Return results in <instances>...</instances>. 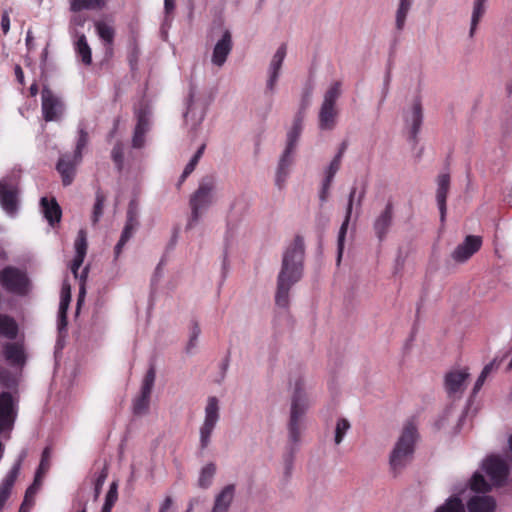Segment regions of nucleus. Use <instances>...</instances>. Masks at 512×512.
I'll use <instances>...</instances> for the list:
<instances>
[{
    "mask_svg": "<svg viewBox=\"0 0 512 512\" xmlns=\"http://www.w3.org/2000/svg\"><path fill=\"white\" fill-rule=\"evenodd\" d=\"M502 360H497V359H494L492 362H490L489 364H487L481 374L479 375L478 379L476 380L475 382V385H474V388H473V392L474 393H477L481 387L483 386L487 376L495 369H497L499 366H500V363H501Z\"/></svg>",
    "mask_w": 512,
    "mask_h": 512,
    "instance_id": "37",
    "label": "nucleus"
},
{
    "mask_svg": "<svg viewBox=\"0 0 512 512\" xmlns=\"http://www.w3.org/2000/svg\"><path fill=\"white\" fill-rule=\"evenodd\" d=\"M18 326L15 320L4 314H0V334L8 339L16 338Z\"/></svg>",
    "mask_w": 512,
    "mask_h": 512,
    "instance_id": "32",
    "label": "nucleus"
},
{
    "mask_svg": "<svg viewBox=\"0 0 512 512\" xmlns=\"http://www.w3.org/2000/svg\"><path fill=\"white\" fill-rule=\"evenodd\" d=\"M15 77L16 80L21 84L24 85V72L20 65H15L14 67Z\"/></svg>",
    "mask_w": 512,
    "mask_h": 512,
    "instance_id": "61",
    "label": "nucleus"
},
{
    "mask_svg": "<svg viewBox=\"0 0 512 512\" xmlns=\"http://www.w3.org/2000/svg\"><path fill=\"white\" fill-rule=\"evenodd\" d=\"M48 453V448H45L43 453H42V459H41V463L39 465V468L36 472V475H35V482H38L41 474L48 469V463L47 461H45V454Z\"/></svg>",
    "mask_w": 512,
    "mask_h": 512,
    "instance_id": "54",
    "label": "nucleus"
},
{
    "mask_svg": "<svg viewBox=\"0 0 512 512\" xmlns=\"http://www.w3.org/2000/svg\"><path fill=\"white\" fill-rule=\"evenodd\" d=\"M302 112L295 116L293 125L287 134V144L283 154L280 157L276 171V185L281 189L289 175L290 167L294 161V154L299 136L302 131Z\"/></svg>",
    "mask_w": 512,
    "mask_h": 512,
    "instance_id": "4",
    "label": "nucleus"
},
{
    "mask_svg": "<svg viewBox=\"0 0 512 512\" xmlns=\"http://www.w3.org/2000/svg\"><path fill=\"white\" fill-rule=\"evenodd\" d=\"M98 36L107 44L112 45L115 37V30L112 26L105 22L98 21L95 23Z\"/></svg>",
    "mask_w": 512,
    "mask_h": 512,
    "instance_id": "35",
    "label": "nucleus"
},
{
    "mask_svg": "<svg viewBox=\"0 0 512 512\" xmlns=\"http://www.w3.org/2000/svg\"><path fill=\"white\" fill-rule=\"evenodd\" d=\"M394 221V205L392 201H388L384 209L377 215L373 223V230L379 242H382Z\"/></svg>",
    "mask_w": 512,
    "mask_h": 512,
    "instance_id": "14",
    "label": "nucleus"
},
{
    "mask_svg": "<svg viewBox=\"0 0 512 512\" xmlns=\"http://www.w3.org/2000/svg\"><path fill=\"white\" fill-rule=\"evenodd\" d=\"M483 468L495 485H502L509 472L507 463L498 456L488 457L483 463Z\"/></svg>",
    "mask_w": 512,
    "mask_h": 512,
    "instance_id": "15",
    "label": "nucleus"
},
{
    "mask_svg": "<svg viewBox=\"0 0 512 512\" xmlns=\"http://www.w3.org/2000/svg\"><path fill=\"white\" fill-rule=\"evenodd\" d=\"M486 2H487V0H475L473 3V12H472L471 25H470V31H469L470 38H472L474 36L476 29H477V25L485 13Z\"/></svg>",
    "mask_w": 512,
    "mask_h": 512,
    "instance_id": "33",
    "label": "nucleus"
},
{
    "mask_svg": "<svg viewBox=\"0 0 512 512\" xmlns=\"http://www.w3.org/2000/svg\"><path fill=\"white\" fill-rule=\"evenodd\" d=\"M111 156L115 164L117 165L118 170L122 169L123 160H124V151L123 146L120 142L116 143L112 149Z\"/></svg>",
    "mask_w": 512,
    "mask_h": 512,
    "instance_id": "46",
    "label": "nucleus"
},
{
    "mask_svg": "<svg viewBox=\"0 0 512 512\" xmlns=\"http://www.w3.org/2000/svg\"><path fill=\"white\" fill-rule=\"evenodd\" d=\"M332 362L333 369L340 368L343 363V353L337 352L334 357L330 355V360Z\"/></svg>",
    "mask_w": 512,
    "mask_h": 512,
    "instance_id": "56",
    "label": "nucleus"
},
{
    "mask_svg": "<svg viewBox=\"0 0 512 512\" xmlns=\"http://www.w3.org/2000/svg\"><path fill=\"white\" fill-rule=\"evenodd\" d=\"M355 194H356V188H353L351 190V192H350V195H349V200H348L345 220L343 221V223H342V225L340 227V230H339V234H338V262L340 261V259L342 257V253H343L344 240H345V236H346V233H347V228H348L349 220H350V217H351L352 205H353V200H354Z\"/></svg>",
    "mask_w": 512,
    "mask_h": 512,
    "instance_id": "28",
    "label": "nucleus"
},
{
    "mask_svg": "<svg viewBox=\"0 0 512 512\" xmlns=\"http://www.w3.org/2000/svg\"><path fill=\"white\" fill-rule=\"evenodd\" d=\"M4 357L13 364H20L24 361L22 349L14 343H8L5 345Z\"/></svg>",
    "mask_w": 512,
    "mask_h": 512,
    "instance_id": "34",
    "label": "nucleus"
},
{
    "mask_svg": "<svg viewBox=\"0 0 512 512\" xmlns=\"http://www.w3.org/2000/svg\"><path fill=\"white\" fill-rule=\"evenodd\" d=\"M213 190L212 181L202 182L199 188L195 191L190 199L191 218L188 223V228H191L196 223L201 215V211L207 208L211 203V193Z\"/></svg>",
    "mask_w": 512,
    "mask_h": 512,
    "instance_id": "8",
    "label": "nucleus"
},
{
    "mask_svg": "<svg viewBox=\"0 0 512 512\" xmlns=\"http://www.w3.org/2000/svg\"><path fill=\"white\" fill-rule=\"evenodd\" d=\"M0 284L8 292L22 294L26 290L27 279L19 269L7 266L0 271Z\"/></svg>",
    "mask_w": 512,
    "mask_h": 512,
    "instance_id": "10",
    "label": "nucleus"
},
{
    "mask_svg": "<svg viewBox=\"0 0 512 512\" xmlns=\"http://www.w3.org/2000/svg\"><path fill=\"white\" fill-rule=\"evenodd\" d=\"M345 148H346L345 143H342L338 153L336 154V156L334 157V159L332 160V162L330 163V165L328 167L327 175H326V182H325L324 186L322 187V200L325 198V194L328 190V187H329L334 175L340 168L341 158H342Z\"/></svg>",
    "mask_w": 512,
    "mask_h": 512,
    "instance_id": "31",
    "label": "nucleus"
},
{
    "mask_svg": "<svg viewBox=\"0 0 512 512\" xmlns=\"http://www.w3.org/2000/svg\"><path fill=\"white\" fill-rule=\"evenodd\" d=\"M71 301V287L68 283L64 282L61 288V298L59 308L61 310H68Z\"/></svg>",
    "mask_w": 512,
    "mask_h": 512,
    "instance_id": "44",
    "label": "nucleus"
},
{
    "mask_svg": "<svg viewBox=\"0 0 512 512\" xmlns=\"http://www.w3.org/2000/svg\"><path fill=\"white\" fill-rule=\"evenodd\" d=\"M38 482H35L28 487V489L26 490V493H25V498H24V501L20 507V511L19 512H24L25 510V506L28 504V502L30 501V498L33 497V495L35 494L36 492V485H37Z\"/></svg>",
    "mask_w": 512,
    "mask_h": 512,
    "instance_id": "53",
    "label": "nucleus"
},
{
    "mask_svg": "<svg viewBox=\"0 0 512 512\" xmlns=\"http://www.w3.org/2000/svg\"><path fill=\"white\" fill-rule=\"evenodd\" d=\"M17 416V406L10 392L0 393V433L12 429Z\"/></svg>",
    "mask_w": 512,
    "mask_h": 512,
    "instance_id": "12",
    "label": "nucleus"
},
{
    "mask_svg": "<svg viewBox=\"0 0 512 512\" xmlns=\"http://www.w3.org/2000/svg\"><path fill=\"white\" fill-rule=\"evenodd\" d=\"M80 162L81 161H76L71 154H64L59 158L56 169L61 175L64 186H68L73 182L76 173V166Z\"/></svg>",
    "mask_w": 512,
    "mask_h": 512,
    "instance_id": "18",
    "label": "nucleus"
},
{
    "mask_svg": "<svg viewBox=\"0 0 512 512\" xmlns=\"http://www.w3.org/2000/svg\"><path fill=\"white\" fill-rule=\"evenodd\" d=\"M89 141V135L85 128H79L78 130V139L76 142V147L73 153V158L76 161H82V152L87 146Z\"/></svg>",
    "mask_w": 512,
    "mask_h": 512,
    "instance_id": "36",
    "label": "nucleus"
},
{
    "mask_svg": "<svg viewBox=\"0 0 512 512\" xmlns=\"http://www.w3.org/2000/svg\"><path fill=\"white\" fill-rule=\"evenodd\" d=\"M310 402L301 380L295 383L291 398L290 415L287 423L289 441L297 445L301 440V433L306 428V413Z\"/></svg>",
    "mask_w": 512,
    "mask_h": 512,
    "instance_id": "2",
    "label": "nucleus"
},
{
    "mask_svg": "<svg viewBox=\"0 0 512 512\" xmlns=\"http://www.w3.org/2000/svg\"><path fill=\"white\" fill-rule=\"evenodd\" d=\"M150 122L148 113L141 109L137 113V124L135 126V129L142 131L144 133H147L149 130Z\"/></svg>",
    "mask_w": 512,
    "mask_h": 512,
    "instance_id": "45",
    "label": "nucleus"
},
{
    "mask_svg": "<svg viewBox=\"0 0 512 512\" xmlns=\"http://www.w3.org/2000/svg\"><path fill=\"white\" fill-rule=\"evenodd\" d=\"M41 102L42 116L46 122L57 121L61 118L65 104L61 97L46 86L41 91Z\"/></svg>",
    "mask_w": 512,
    "mask_h": 512,
    "instance_id": "6",
    "label": "nucleus"
},
{
    "mask_svg": "<svg viewBox=\"0 0 512 512\" xmlns=\"http://www.w3.org/2000/svg\"><path fill=\"white\" fill-rule=\"evenodd\" d=\"M341 95V82H333L324 94L322 101V130H333L337 124L339 109L336 101Z\"/></svg>",
    "mask_w": 512,
    "mask_h": 512,
    "instance_id": "5",
    "label": "nucleus"
},
{
    "mask_svg": "<svg viewBox=\"0 0 512 512\" xmlns=\"http://www.w3.org/2000/svg\"><path fill=\"white\" fill-rule=\"evenodd\" d=\"M201 330L196 321L192 323L191 327V333H190V339L187 345V351L190 352L191 349H193L196 346L197 338L200 334Z\"/></svg>",
    "mask_w": 512,
    "mask_h": 512,
    "instance_id": "49",
    "label": "nucleus"
},
{
    "mask_svg": "<svg viewBox=\"0 0 512 512\" xmlns=\"http://www.w3.org/2000/svg\"><path fill=\"white\" fill-rule=\"evenodd\" d=\"M95 198L96 199H95V204H94L93 213H92V222L94 225L98 223L100 217L103 214L104 203L106 200L105 195L103 194V192L101 190H97Z\"/></svg>",
    "mask_w": 512,
    "mask_h": 512,
    "instance_id": "41",
    "label": "nucleus"
},
{
    "mask_svg": "<svg viewBox=\"0 0 512 512\" xmlns=\"http://www.w3.org/2000/svg\"><path fill=\"white\" fill-rule=\"evenodd\" d=\"M145 134L142 131L134 129V135L132 138V146L134 148H142L145 144Z\"/></svg>",
    "mask_w": 512,
    "mask_h": 512,
    "instance_id": "51",
    "label": "nucleus"
},
{
    "mask_svg": "<svg viewBox=\"0 0 512 512\" xmlns=\"http://www.w3.org/2000/svg\"><path fill=\"white\" fill-rule=\"evenodd\" d=\"M349 428H350V423L347 419L341 418L337 421L336 427H335V436H334V443L336 445H339L342 442V440Z\"/></svg>",
    "mask_w": 512,
    "mask_h": 512,
    "instance_id": "43",
    "label": "nucleus"
},
{
    "mask_svg": "<svg viewBox=\"0 0 512 512\" xmlns=\"http://www.w3.org/2000/svg\"><path fill=\"white\" fill-rule=\"evenodd\" d=\"M232 50V38L231 33L226 30L221 39L216 43L213 54H212V63L218 67L223 66L226 62L228 55Z\"/></svg>",
    "mask_w": 512,
    "mask_h": 512,
    "instance_id": "19",
    "label": "nucleus"
},
{
    "mask_svg": "<svg viewBox=\"0 0 512 512\" xmlns=\"http://www.w3.org/2000/svg\"><path fill=\"white\" fill-rule=\"evenodd\" d=\"M155 378L156 370L154 365H151L142 380L140 394L133 401V412L135 415H142L148 411Z\"/></svg>",
    "mask_w": 512,
    "mask_h": 512,
    "instance_id": "9",
    "label": "nucleus"
},
{
    "mask_svg": "<svg viewBox=\"0 0 512 512\" xmlns=\"http://www.w3.org/2000/svg\"><path fill=\"white\" fill-rule=\"evenodd\" d=\"M20 471V461L16 463L0 484V511L4 508L11 495L12 488Z\"/></svg>",
    "mask_w": 512,
    "mask_h": 512,
    "instance_id": "23",
    "label": "nucleus"
},
{
    "mask_svg": "<svg viewBox=\"0 0 512 512\" xmlns=\"http://www.w3.org/2000/svg\"><path fill=\"white\" fill-rule=\"evenodd\" d=\"M467 508L469 512H494L496 501L492 496L476 495L470 498Z\"/></svg>",
    "mask_w": 512,
    "mask_h": 512,
    "instance_id": "26",
    "label": "nucleus"
},
{
    "mask_svg": "<svg viewBox=\"0 0 512 512\" xmlns=\"http://www.w3.org/2000/svg\"><path fill=\"white\" fill-rule=\"evenodd\" d=\"M0 25L3 34L6 35L10 30V17L7 11L3 12Z\"/></svg>",
    "mask_w": 512,
    "mask_h": 512,
    "instance_id": "55",
    "label": "nucleus"
},
{
    "mask_svg": "<svg viewBox=\"0 0 512 512\" xmlns=\"http://www.w3.org/2000/svg\"><path fill=\"white\" fill-rule=\"evenodd\" d=\"M18 179L16 176H9L0 180V203L8 213L17 210Z\"/></svg>",
    "mask_w": 512,
    "mask_h": 512,
    "instance_id": "11",
    "label": "nucleus"
},
{
    "mask_svg": "<svg viewBox=\"0 0 512 512\" xmlns=\"http://www.w3.org/2000/svg\"><path fill=\"white\" fill-rule=\"evenodd\" d=\"M196 167L193 166V164L188 163L186 167L184 168V171L180 177L179 184L183 183L185 179L194 171Z\"/></svg>",
    "mask_w": 512,
    "mask_h": 512,
    "instance_id": "59",
    "label": "nucleus"
},
{
    "mask_svg": "<svg viewBox=\"0 0 512 512\" xmlns=\"http://www.w3.org/2000/svg\"><path fill=\"white\" fill-rule=\"evenodd\" d=\"M40 205L44 217L47 219L51 226L60 221L62 210L55 198L48 199L47 197H42L40 200Z\"/></svg>",
    "mask_w": 512,
    "mask_h": 512,
    "instance_id": "27",
    "label": "nucleus"
},
{
    "mask_svg": "<svg viewBox=\"0 0 512 512\" xmlns=\"http://www.w3.org/2000/svg\"><path fill=\"white\" fill-rule=\"evenodd\" d=\"M30 96L34 97L38 93V85L37 83H33L29 88Z\"/></svg>",
    "mask_w": 512,
    "mask_h": 512,
    "instance_id": "64",
    "label": "nucleus"
},
{
    "mask_svg": "<svg viewBox=\"0 0 512 512\" xmlns=\"http://www.w3.org/2000/svg\"><path fill=\"white\" fill-rule=\"evenodd\" d=\"M235 485H226L215 497L214 505L211 512H228L230 505L234 499Z\"/></svg>",
    "mask_w": 512,
    "mask_h": 512,
    "instance_id": "25",
    "label": "nucleus"
},
{
    "mask_svg": "<svg viewBox=\"0 0 512 512\" xmlns=\"http://www.w3.org/2000/svg\"><path fill=\"white\" fill-rule=\"evenodd\" d=\"M219 420L218 399L214 396L209 397L205 407V419L200 428V447L207 448L210 443V437Z\"/></svg>",
    "mask_w": 512,
    "mask_h": 512,
    "instance_id": "7",
    "label": "nucleus"
},
{
    "mask_svg": "<svg viewBox=\"0 0 512 512\" xmlns=\"http://www.w3.org/2000/svg\"><path fill=\"white\" fill-rule=\"evenodd\" d=\"M205 144H202L198 150L196 151V153L194 154V156L191 158V160L189 161L190 164H193V166H197L200 158L202 157L203 153H204V150H205Z\"/></svg>",
    "mask_w": 512,
    "mask_h": 512,
    "instance_id": "58",
    "label": "nucleus"
},
{
    "mask_svg": "<svg viewBox=\"0 0 512 512\" xmlns=\"http://www.w3.org/2000/svg\"><path fill=\"white\" fill-rule=\"evenodd\" d=\"M75 51L85 65L92 63V52L83 33H76Z\"/></svg>",
    "mask_w": 512,
    "mask_h": 512,
    "instance_id": "30",
    "label": "nucleus"
},
{
    "mask_svg": "<svg viewBox=\"0 0 512 512\" xmlns=\"http://www.w3.org/2000/svg\"><path fill=\"white\" fill-rule=\"evenodd\" d=\"M471 489L475 492L485 493L491 490L490 484L485 480L484 476L476 472L470 482Z\"/></svg>",
    "mask_w": 512,
    "mask_h": 512,
    "instance_id": "40",
    "label": "nucleus"
},
{
    "mask_svg": "<svg viewBox=\"0 0 512 512\" xmlns=\"http://www.w3.org/2000/svg\"><path fill=\"white\" fill-rule=\"evenodd\" d=\"M164 8L167 14L171 13L175 8L174 0H164Z\"/></svg>",
    "mask_w": 512,
    "mask_h": 512,
    "instance_id": "63",
    "label": "nucleus"
},
{
    "mask_svg": "<svg viewBox=\"0 0 512 512\" xmlns=\"http://www.w3.org/2000/svg\"><path fill=\"white\" fill-rule=\"evenodd\" d=\"M108 477V469L107 467H104L100 474L97 476L95 483H94V492H95V499H97L100 495L101 489Z\"/></svg>",
    "mask_w": 512,
    "mask_h": 512,
    "instance_id": "47",
    "label": "nucleus"
},
{
    "mask_svg": "<svg viewBox=\"0 0 512 512\" xmlns=\"http://www.w3.org/2000/svg\"><path fill=\"white\" fill-rule=\"evenodd\" d=\"M405 121L409 126V138L416 145L418 143V133L423 122V108L419 97L414 99L411 110L405 117Z\"/></svg>",
    "mask_w": 512,
    "mask_h": 512,
    "instance_id": "16",
    "label": "nucleus"
},
{
    "mask_svg": "<svg viewBox=\"0 0 512 512\" xmlns=\"http://www.w3.org/2000/svg\"><path fill=\"white\" fill-rule=\"evenodd\" d=\"M216 472V466L213 463H209L204 466L201 470L198 484L201 488H208Z\"/></svg>",
    "mask_w": 512,
    "mask_h": 512,
    "instance_id": "38",
    "label": "nucleus"
},
{
    "mask_svg": "<svg viewBox=\"0 0 512 512\" xmlns=\"http://www.w3.org/2000/svg\"><path fill=\"white\" fill-rule=\"evenodd\" d=\"M173 504V500L170 496H167L160 506L159 512H169Z\"/></svg>",
    "mask_w": 512,
    "mask_h": 512,
    "instance_id": "60",
    "label": "nucleus"
},
{
    "mask_svg": "<svg viewBox=\"0 0 512 512\" xmlns=\"http://www.w3.org/2000/svg\"><path fill=\"white\" fill-rule=\"evenodd\" d=\"M469 377L468 371L454 370L445 375V389L447 393L452 396L461 394L465 390V380Z\"/></svg>",
    "mask_w": 512,
    "mask_h": 512,
    "instance_id": "20",
    "label": "nucleus"
},
{
    "mask_svg": "<svg viewBox=\"0 0 512 512\" xmlns=\"http://www.w3.org/2000/svg\"><path fill=\"white\" fill-rule=\"evenodd\" d=\"M287 47L286 44H282L274 54L270 67H269V79L267 81V89L273 91L275 84L277 82L279 71L281 69L282 63L286 56Z\"/></svg>",
    "mask_w": 512,
    "mask_h": 512,
    "instance_id": "22",
    "label": "nucleus"
},
{
    "mask_svg": "<svg viewBox=\"0 0 512 512\" xmlns=\"http://www.w3.org/2000/svg\"><path fill=\"white\" fill-rule=\"evenodd\" d=\"M74 247L76 254L71 264V271L74 274V277L77 278L78 270L84 262L88 247L87 233L84 229L79 230Z\"/></svg>",
    "mask_w": 512,
    "mask_h": 512,
    "instance_id": "21",
    "label": "nucleus"
},
{
    "mask_svg": "<svg viewBox=\"0 0 512 512\" xmlns=\"http://www.w3.org/2000/svg\"><path fill=\"white\" fill-rule=\"evenodd\" d=\"M138 54H139V51H138L137 47H135V48H133V50L131 51V53L128 56V60H129L131 69H135L137 66Z\"/></svg>",
    "mask_w": 512,
    "mask_h": 512,
    "instance_id": "57",
    "label": "nucleus"
},
{
    "mask_svg": "<svg viewBox=\"0 0 512 512\" xmlns=\"http://www.w3.org/2000/svg\"><path fill=\"white\" fill-rule=\"evenodd\" d=\"M67 311L68 310H61L59 308L58 311V331L59 334L62 335L64 332H66L68 320H67Z\"/></svg>",
    "mask_w": 512,
    "mask_h": 512,
    "instance_id": "50",
    "label": "nucleus"
},
{
    "mask_svg": "<svg viewBox=\"0 0 512 512\" xmlns=\"http://www.w3.org/2000/svg\"><path fill=\"white\" fill-rule=\"evenodd\" d=\"M107 0H70V10L78 13L82 10L99 11L106 7Z\"/></svg>",
    "mask_w": 512,
    "mask_h": 512,
    "instance_id": "29",
    "label": "nucleus"
},
{
    "mask_svg": "<svg viewBox=\"0 0 512 512\" xmlns=\"http://www.w3.org/2000/svg\"><path fill=\"white\" fill-rule=\"evenodd\" d=\"M303 259L304 241L301 236L297 235L283 254L275 296V302L279 307H288L289 291L302 277Z\"/></svg>",
    "mask_w": 512,
    "mask_h": 512,
    "instance_id": "1",
    "label": "nucleus"
},
{
    "mask_svg": "<svg viewBox=\"0 0 512 512\" xmlns=\"http://www.w3.org/2000/svg\"><path fill=\"white\" fill-rule=\"evenodd\" d=\"M118 485L116 482H112L110 484V487H109V490L106 494V497H105V500L108 501V502H112V503H116L117 501V498H118Z\"/></svg>",
    "mask_w": 512,
    "mask_h": 512,
    "instance_id": "52",
    "label": "nucleus"
},
{
    "mask_svg": "<svg viewBox=\"0 0 512 512\" xmlns=\"http://www.w3.org/2000/svg\"><path fill=\"white\" fill-rule=\"evenodd\" d=\"M435 512H465V507L461 499L451 497L443 505L439 506Z\"/></svg>",
    "mask_w": 512,
    "mask_h": 512,
    "instance_id": "39",
    "label": "nucleus"
},
{
    "mask_svg": "<svg viewBox=\"0 0 512 512\" xmlns=\"http://www.w3.org/2000/svg\"><path fill=\"white\" fill-rule=\"evenodd\" d=\"M138 225H139V222H138L137 206L134 201H131L129 203V206L127 209V219H126L124 229H123L121 237L114 249L116 258L119 257V255L122 252L123 247L133 236Z\"/></svg>",
    "mask_w": 512,
    "mask_h": 512,
    "instance_id": "13",
    "label": "nucleus"
},
{
    "mask_svg": "<svg viewBox=\"0 0 512 512\" xmlns=\"http://www.w3.org/2000/svg\"><path fill=\"white\" fill-rule=\"evenodd\" d=\"M481 245L480 236L468 235L464 242L454 249L451 256L456 262H465L481 248Z\"/></svg>",
    "mask_w": 512,
    "mask_h": 512,
    "instance_id": "17",
    "label": "nucleus"
},
{
    "mask_svg": "<svg viewBox=\"0 0 512 512\" xmlns=\"http://www.w3.org/2000/svg\"><path fill=\"white\" fill-rule=\"evenodd\" d=\"M86 22V17L81 14H76L70 19V33L76 37V33H79L76 28L83 27Z\"/></svg>",
    "mask_w": 512,
    "mask_h": 512,
    "instance_id": "48",
    "label": "nucleus"
},
{
    "mask_svg": "<svg viewBox=\"0 0 512 512\" xmlns=\"http://www.w3.org/2000/svg\"><path fill=\"white\" fill-rule=\"evenodd\" d=\"M437 184L438 188L436 199L440 210V219L443 222L446 216V199L450 188V175L448 173L439 175L437 178Z\"/></svg>",
    "mask_w": 512,
    "mask_h": 512,
    "instance_id": "24",
    "label": "nucleus"
},
{
    "mask_svg": "<svg viewBox=\"0 0 512 512\" xmlns=\"http://www.w3.org/2000/svg\"><path fill=\"white\" fill-rule=\"evenodd\" d=\"M412 0H400L399 8L396 14V27L398 30L403 29L407 13L411 7Z\"/></svg>",
    "mask_w": 512,
    "mask_h": 512,
    "instance_id": "42",
    "label": "nucleus"
},
{
    "mask_svg": "<svg viewBox=\"0 0 512 512\" xmlns=\"http://www.w3.org/2000/svg\"><path fill=\"white\" fill-rule=\"evenodd\" d=\"M417 438L416 426L408 422L390 455L389 464L391 470L397 475L407 464L414 452V443Z\"/></svg>",
    "mask_w": 512,
    "mask_h": 512,
    "instance_id": "3",
    "label": "nucleus"
},
{
    "mask_svg": "<svg viewBox=\"0 0 512 512\" xmlns=\"http://www.w3.org/2000/svg\"><path fill=\"white\" fill-rule=\"evenodd\" d=\"M311 96V89L306 88L303 94L302 103H301V110L304 109L308 104Z\"/></svg>",
    "mask_w": 512,
    "mask_h": 512,
    "instance_id": "62",
    "label": "nucleus"
}]
</instances>
